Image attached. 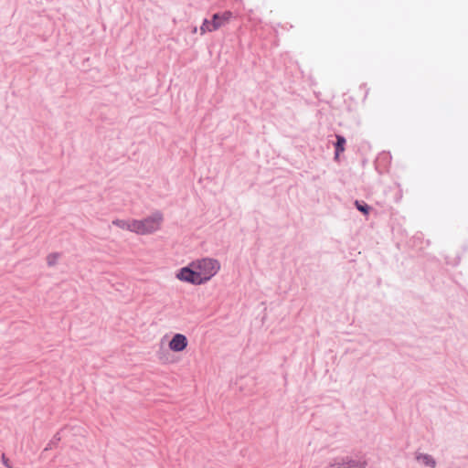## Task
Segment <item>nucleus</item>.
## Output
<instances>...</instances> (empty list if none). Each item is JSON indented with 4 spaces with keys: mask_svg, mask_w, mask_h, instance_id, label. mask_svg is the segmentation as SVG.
Instances as JSON below:
<instances>
[{
    "mask_svg": "<svg viewBox=\"0 0 468 468\" xmlns=\"http://www.w3.org/2000/svg\"><path fill=\"white\" fill-rule=\"evenodd\" d=\"M164 217L162 213H154L142 220L135 219V233L138 235H148L160 229Z\"/></svg>",
    "mask_w": 468,
    "mask_h": 468,
    "instance_id": "f03ea898",
    "label": "nucleus"
},
{
    "mask_svg": "<svg viewBox=\"0 0 468 468\" xmlns=\"http://www.w3.org/2000/svg\"><path fill=\"white\" fill-rule=\"evenodd\" d=\"M366 462L362 461H348L342 464H332V468H365Z\"/></svg>",
    "mask_w": 468,
    "mask_h": 468,
    "instance_id": "423d86ee",
    "label": "nucleus"
},
{
    "mask_svg": "<svg viewBox=\"0 0 468 468\" xmlns=\"http://www.w3.org/2000/svg\"><path fill=\"white\" fill-rule=\"evenodd\" d=\"M355 205L359 211L363 212L364 214L368 213L369 207L367 205L360 204L358 201H356Z\"/></svg>",
    "mask_w": 468,
    "mask_h": 468,
    "instance_id": "9d476101",
    "label": "nucleus"
},
{
    "mask_svg": "<svg viewBox=\"0 0 468 468\" xmlns=\"http://www.w3.org/2000/svg\"><path fill=\"white\" fill-rule=\"evenodd\" d=\"M112 224L122 229L130 230V231L135 233V219H130V220L116 219V220L112 221Z\"/></svg>",
    "mask_w": 468,
    "mask_h": 468,
    "instance_id": "39448f33",
    "label": "nucleus"
},
{
    "mask_svg": "<svg viewBox=\"0 0 468 468\" xmlns=\"http://www.w3.org/2000/svg\"><path fill=\"white\" fill-rule=\"evenodd\" d=\"M188 345L186 336L183 334H176L168 343V347L171 351L179 353L183 352Z\"/></svg>",
    "mask_w": 468,
    "mask_h": 468,
    "instance_id": "20e7f679",
    "label": "nucleus"
},
{
    "mask_svg": "<svg viewBox=\"0 0 468 468\" xmlns=\"http://www.w3.org/2000/svg\"><path fill=\"white\" fill-rule=\"evenodd\" d=\"M59 257H60V255L57 252L50 253L49 255H48V257H47L48 265V266L56 265L59 260Z\"/></svg>",
    "mask_w": 468,
    "mask_h": 468,
    "instance_id": "1a4fd4ad",
    "label": "nucleus"
},
{
    "mask_svg": "<svg viewBox=\"0 0 468 468\" xmlns=\"http://www.w3.org/2000/svg\"><path fill=\"white\" fill-rule=\"evenodd\" d=\"M220 269V264L217 260L201 259L191 262L187 267H184L176 273V278L180 281L192 284H202L215 276Z\"/></svg>",
    "mask_w": 468,
    "mask_h": 468,
    "instance_id": "f257e3e1",
    "label": "nucleus"
},
{
    "mask_svg": "<svg viewBox=\"0 0 468 468\" xmlns=\"http://www.w3.org/2000/svg\"><path fill=\"white\" fill-rule=\"evenodd\" d=\"M346 139L341 135H336L335 157L345 151Z\"/></svg>",
    "mask_w": 468,
    "mask_h": 468,
    "instance_id": "0eeeda50",
    "label": "nucleus"
},
{
    "mask_svg": "<svg viewBox=\"0 0 468 468\" xmlns=\"http://www.w3.org/2000/svg\"><path fill=\"white\" fill-rule=\"evenodd\" d=\"M417 460L426 465V466H430V467H434L435 466V461L428 454H419L417 456Z\"/></svg>",
    "mask_w": 468,
    "mask_h": 468,
    "instance_id": "6e6552de",
    "label": "nucleus"
},
{
    "mask_svg": "<svg viewBox=\"0 0 468 468\" xmlns=\"http://www.w3.org/2000/svg\"><path fill=\"white\" fill-rule=\"evenodd\" d=\"M231 17L232 13L230 11H225L221 14H214L212 16V20H204L202 26L200 27L201 34L218 30L224 25L228 24Z\"/></svg>",
    "mask_w": 468,
    "mask_h": 468,
    "instance_id": "7ed1b4c3",
    "label": "nucleus"
}]
</instances>
